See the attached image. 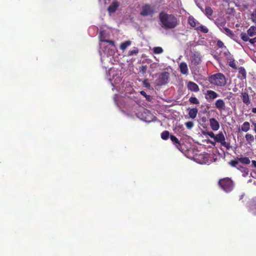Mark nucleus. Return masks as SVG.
Here are the masks:
<instances>
[{
    "mask_svg": "<svg viewBox=\"0 0 256 256\" xmlns=\"http://www.w3.org/2000/svg\"><path fill=\"white\" fill-rule=\"evenodd\" d=\"M239 72L242 74L243 76L246 77V73L245 69L243 67L240 68Z\"/></svg>",
    "mask_w": 256,
    "mask_h": 256,
    "instance_id": "35",
    "label": "nucleus"
},
{
    "mask_svg": "<svg viewBox=\"0 0 256 256\" xmlns=\"http://www.w3.org/2000/svg\"><path fill=\"white\" fill-rule=\"evenodd\" d=\"M236 168L242 174L243 176H246L248 175L249 170L247 168L238 164Z\"/></svg>",
    "mask_w": 256,
    "mask_h": 256,
    "instance_id": "16",
    "label": "nucleus"
},
{
    "mask_svg": "<svg viewBox=\"0 0 256 256\" xmlns=\"http://www.w3.org/2000/svg\"><path fill=\"white\" fill-rule=\"evenodd\" d=\"M188 115L190 118L194 119L196 118L198 112L196 108H188Z\"/></svg>",
    "mask_w": 256,
    "mask_h": 256,
    "instance_id": "17",
    "label": "nucleus"
},
{
    "mask_svg": "<svg viewBox=\"0 0 256 256\" xmlns=\"http://www.w3.org/2000/svg\"><path fill=\"white\" fill-rule=\"evenodd\" d=\"M228 60H230L228 62L229 66L234 69H236V66L234 60L232 57H230L228 58Z\"/></svg>",
    "mask_w": 256,
    "mask_h": 256,
    "instance_id": "29",
    "label": "nucleus"
},
{
    "mask_svg": "<svg viewBox=\"0 0 256 256\" xmlns=\"http://www.w3.org/2000/svg\"><path fill=\"white\" fill-rule=\"evenodd\" d=\"M118 6V3L116 2H114L108 6V10L110 13H114L116 11Z\"/></svg>",
    "mask_w": 256,
    "mask_h": 256,
    "instance_id": "19",
    "label": "nucleus"
},
{
    "mask_svg": "<svg viewBox=\"0 0 256 256\" xmlns=\"http://www.w3.org/2000/svg\"><path fill=\"white\" fill-rule=\"evenodd\" d=\"M207 134L211 138H214V140L216 138V136L212 132H208Z\"/></svg>",
    "mask_w": 256,
    "mask_h": 256,
    "instance_id": "39",
    "label": "nucleus"
},
{
    "mask_svg": "<svg viewBox=\"0 0 256 256\" xmlns=\"http://www.w3.org/2000/svg\"><path fill=\"white\" fill-rule=\"evenodd\" d=\"M146 99L147 100H148V101H150V96H148H148H146Z\"/></svg>",
    "mask_w": 256,
    "mask_h": 256,
    "instance_id": "47",
    "label": "nucleus"
},
{
    "mask_svg": "<svg viewBox=\"0 0 256 256\" xmlns=\"http://www.w3.org/2000/svg\"><path fill=\"white\" fill-rule=\"evenodd\" d=\"M252 124L253 126H254V131L256 134V122H252Z\"/></svg>",
    "mask_w": 256,
    "mask_h": 256,
    "instance_id": "43",
    "label": "nucleus"
},
{
    "mask_svg": "<svg viewBox=\"0 0 256 256\" xmlns=\"http://www.w3.org/2000/svg\"><path fill=\"white\" fill-rule=\"evenodd\" d=\"M153 52L155 54H160L163 52L164 50L161 47L156 46L153 48Z\"/></svg>",
    "mask_w": 256,
    "mask_h": 256,
    "instance_id": "30",
    "label": "nucleus"
},
{
    "mask_svg": "<svg viewBox=\"0 0 256 256\" xmlns=\"http://www.w3.org/2000/svg\"><path fill=\"white\" fill-rule=\"evenodd\" d=\"M215 106L220 112L225 110L226 108V104L222 99H218L216 101Z\"/></svg>",
    "mask_w": 256,
    "mask_h": 256,
    "instance_id": "8",
    "label": "nucleus"
},
{
    "mask_svg": "<svg viewBox=\"0 0 256 256\" xmlns=\"http://www.w3.org/2000/svg\"><path fill=\"white\" fill-rule=\"evenodd\" d=\"M154 12L155 8L154 6L146 4L142 6L140 14L143 16H152Z\"/></svg>",
    "mask_w": 256,
    "mask_h": 256,
    "instance_id": "5",
    "label": "nucleus"
},
{
    "mask_svg": "<svg viewBox=\"0 0 256 256\" xmlns=\"http://www.w3.org/2000/svg\"><path fill=\"white\" fill-rule=\"evenodd\" d=\"M239 162L243 164H249L250 160L248 157H236V158L228 162V164L232 167H236Z\"/></svg>",
    "mask_w": 256,
    "mask_h": 256,
    "instance_id": "4",
    "label": "nucleus"
},
{
    "mask_svg": "<svg viewBox=\"0 0 256 256\" xmlns=\"http://www.w3.org/2000/svg\"><path fill=\"white\" fill-rule=\"evenodd\" d=\"M248 41L250 42V44H254V43L256 42V38H249V40Z\"/></svg>",
    "mask_w": 256,
    "mask_h": 256,
    "instance_id": "41",
    "label": "nucleus"
},
{
    "mask_svg": "<svg viewBox=\"0 0 256 256\" xmlns=\"http://www.w3.org/2000/svg\"><path fill=\"white\" fill-rule=\"evenodd\" d=\"M169 78V73L168 72H163L160 74L158 78V82L161 85L166 84Z\"/></svg>",
    "mask_w": 256,
    "mask_h": 256,
    "instance_id": "7",
    "label": "nucleus"
},
{
    "mask_svg": "<svg viewBox=\"0 0 256 256\" xmlns=\"http://www.w3.org/2000/svg\"><path fill=\"white\" fill-rule=\"evenodd\" d=\"M131 44V42L130 41V40H127V41H126L120 44V48L122 50H124L126 49V48L129 46Z\"/></svg>",
    "mask_w": 256,
    "mask_h": 256,
    "instance_id": "26",
    "label": "nucleus"
},
{
    "mask_svg": "<svg viewBox=\"0 0 256 256\" xmlns=\"http://www.w3.org/2000/svg\"><path fill=\"white\" fill-rule=\"evenodd\" d=\"M100 41L108 43L112 46H114V42L112 40H106L101 38Z\"/></svg>",
    "mask_w": 256,
    "mask_h": 256,
    "instance_id": "37",
    "label": "nucleus"
},
{
    "mask_svg": "<svg viewBox=\"0 0 256 256\" xmlns=\"http://www.w3.org/2000/svg\"><path fill=\"white\" fill-rule=\"evenodd\" d=\"M220 186L226 192H231L234 188L233 180L229 178H221L218 181Z\"/></svg>",
    "mask_w": 256,
    "mask_h": 256,
    "instance_id": "3",
    "label": "nucleus"
},
{
    "mask_svg": "<svg viewBox=\"0 0 256 256\" xmlns=\"http://www.w3.org/2000/svg\"><path fill=\"white\" fill-rule=\"evenodd\" d=\"M218 94L214 90H208L205 94V98L206 100H214L218 98Z\"/></svg>",
    "mask_w": 256,
    "mask_h": 256,
    "instance_id": "9",
    "label": "nucleus"
},
{
    "mask_svg": "<svg viewBox=\"0 0 256 256\" xmlns=\"http://www.w3.org/2000/svg\"><path fill=\"white\" fill-rule=\"evenodd\" d=\"M170 139L175 146L180 151H182V145L178 139L174 135L170 136Z\"/></svg>",
    "mask_w": 256,
    "mask_h": 256,
    "instance_id": "12",
    "label": "nucleus"
},
{
    "mask_svg": "<svg viewBox=\"0 0 256 256\" xmlns=\"http://www.w3.org/2000/svg\"><path fill=\"white\" fill-rule=\"evenodd\" d=\"M140 94L144 96L145 98H146V96H148V95L146 94V92L143 90L141 91L140 92Z\"/></svg>",
    "mask_w": 256,
    "mask_h": 256,
    "instance_id": "42",
    "label": "nucleus"
},
{
    "mask_svg": "<svg viewBox=\"0 0 256 256\" xmlns=\"http://www.w3.org/2000/svg\"><path fill=\"white\" fill-rule=\"evenodd\" d=\"M208 80L211 84L217 86H224L226 84V77L222 73H218L210 76L208 77Z\"/></svg>",
    "mask_w": 256,
    "mask_h": 256,
    "instance_id": "2",
    "label": "nucleus"
},
{
    "mask_svg": "<svg viewBox=\"0 0 256 256\" xmlns=\"http://www.w3.org/2000/svg\"><path fill=\"white\" fill-rule=\"evenodd\" d=\"M197 31H200L203 33L206 34L208 32V28L200 24V25L197 26L196 30Z\"/></svg>",
    "mask_w": 256,
    "mask_h": 256,
    "instance_id": "23",
    "label": "nucleus"
},
{
    "mask_svg": "<svg viewBox=\"0 0 256 256\" xmlns=\"http://www.w3.org/2000/svg\"><path fill=\"white\" fill-rule=\"evenodd\" d=\"M200 9H201V10H202V12H204V9H203L202 8H200Z\"/></svg>",
    "mask_w": 256,
    "mask_h": 256,
    "instance_id": "48",
    "label": "nucleus"
},
{
    "mask_svg": "<svg viewBox=\"0 0 256 256\" xmlns=\"http://www.w3.org/2000/svg\"><path fill=\"white\" fill-rule=\"evenodd\" d=\"M188 24L196 30V28L200 25V23L192 16L188 18Z\"/></svg>",
    "mask_w": 256,
    "mask_h": 256,
    "instance_id": "14",
    "label": "nucleus"
},
{
    "mask_svg": "<svg viewBox=\"0 0 256 256\" xmlns=\"http://www.w3.org/2000/svg\"><path fill=\"white\" fill-rule=\"evenodd\" d=\"M250 129V124L248 122H245L242 125L240 130L244 132H248Z\"/></svg>",
    "mask_w": 256,
    "mask_h": 256,
    "instance_id": "21",
    "label": "nucleus"
},
{
    "mask_svg": "<svg viewBox=\"0 0 256 256\" xmlns=\"http://www.w3.org/2000/svg\"><path fill=\"white\" fill-rule=\"evenodd\" d=\"M248 35L250 36H253L256 34V30L254 26H251L247 31Z\"/></svg>",
    "mask_w": 256,
    "mask_h": 256,
    "instance_id": "24",
    "label": "nucleus"
},
{
    "mask_svg": "<svg viewBox=\"0 0 256 256\" xmlns=\"http://www.w3.org/2000/svg\"><path fill=\"white\" fill-rule=\"evenodd\" d=\"M185 125L187 128L190 130L194 126V122L191 121L186 122Z\"/></svg>",
    "mask_w": 256,
    "mask_h": 256,
    "instance_id": "34",
    "label": "nucleus"
},
{
    "mask_svg": "<svg viewBox=\"0 0 256 256\" xmlns=\"http://www.w3.org/2000/svg\"><path fill=\"white\" fill-rule=\"evenodd\" d=\"M170 132L168 130H164L161 134V138L164 140H167L170 138Z\"/></svg>",
    "mask_w": 256,
    "mask_h": 256,
    "instance_id": "28",
    "label": "nucleus"
},
{
    "mask_svg": "<svg viewBox=\"0 0 256 256\" xmlns=\"http://www.w3.org/2000/svg\"><path fill=\"white\" fill-rule=\"evenodd\" d=\"M253 113H256V108H253L252 110Z\"/></svg>",
    "mask_w": 256,
    "mask_h": 256,
    "instance_id": "45",
    "label": "nucleus"
},
{
    "mask_svg": "<svg viewBox=\"0 0 256 256\" xmlns=\"http://www.w3.org/2000/svg\"><path fill=\"white\" fill-rule=\"evenodd\" d=\"M138 52V50H133L128 52V56H132L134 54H136Z\"/></svg>",
    "mask_w": 256,
    "mask_h": 256,
    "instance_id": "38",
    "label": "nucleus"
},
{
    "mask_svg": "<svg viewBox=\"0 0 256 256\" xmlns=\"http://www.w3.org/2000/svg\"><path fill=\"white\" fill-rule=\"evenodd\" d=\"M189 102L191 104H199L200 102L196 97L192 96L189 99Z\"/></svg>",
    "mask_w": 256,
    "mask_h": 256,
    "instance_id": "31",
    "label": "nucleus"
},
{
    "mask_svg": "<svg viewBox=\"0 0 256 256\" xmlns=\"http://www.w3.org/2000/svg\"><path fill=\"white\" fill-rule=\"evenodd\" d=\"M240 38H241L244 42L248 41L249 38L248 36V35L244 32H242L240 34Z\"/></svg>",
    "mask_w": 256,
    "mask_h": 256,
    "instance_id": "33",
    "label": "nucleus"
},
{
    "mask_svg": "<svg viewBox=\"0 0 256 256\" xmlns=\"http://www.w3.org/2000/svg\"><path fill=\"white\" fill-rule=\"evenodd\" d=\"M255 38H256V36Z\"/></svg>",
    "mask_w": 256,
    "mask_h": 256,
    "instance_id": "49",
    "label": "nucleus"
},
{
    "mask_svg": "<svg viewBox=\"0 0 256 256\" xmlns=\"http://www.w3.org/2000/svg\"><path fill=\"white\" fill-rule=\"evenodd\" d=\"M192 64L194 66L199 64L202 62V58L199 54H194L191 59Z\"/></svg>",
    "mask_w": 256,
    "mask_h": 256,
    "instance_id": "11",
    "label": "nucleus"
},
{
    "mask_svg": "<svg viewBox=\"0 0 256 256\" xmlns=\"http://www.w3.org/2000/svg\"><path fill=\"white\" fill-rule=\"evenodd\" d=\"M250 18L253 22H256V9L251 14Z\"/></svg>",
    "mask_w": 256,
    "mask_h": 256,
    "instance_id": "32",
    "label": "nucleus"
},
{
    "mask_svg": "<svg viewBox=\"0 0 256 256\" xmlns=\"http://www.w3.org/2000/svg\"><path fill=\"white\" fill-rule=\"evenodd\" d=\"M162 27L166 30L175 28L178 25V20L176 16L162 12L159 14Z\"/></svg>",
    "mask_w": 256,
    "mask_h": 256,
    "instance_id": "1",
    "label": "nucleus"
},
{
    "mask_svg": "<svg viewBox=\"0 0 256 256\" xmlns=\"http://www.w3.org/2000/svg\"><path fill=\"white\" fill-rule=\"evenodd\" d=\"M242 102L246 105H248L250 103L248 94L246 92L242 93Z\"/></svg>",
    "mask_w": 256,
    "mask_h": 256,
    "instance_id": "20",
    "label": "nucleus"
},
{
    "mask_svg": "<svg viewBox=\"0 0 256 256\" xmlns=\"http://www.w3.org/2000/svg\"><path fill=\"white\" fill-rule=\"evenodd\" d=\"M245 138L246 142L249 144H251L252 142H254V138L253 135L250 134H247L245 136Z\"/></svg>",
    "mask_w": 256,
    "mask_h": 256,
    "instance_id": "25",
    "label": "nucleus"
},
{
    "mask_svg": "<svg viewBox=\"0 0 256 256\" xmlns=\"http://www.w3.org/2000/svg\"><path fill=\"white\" fill-rule=\"evenodd\" d=\"M252 162V166L256 168V160H253Z\"/></svg>",
    "mask_w": 256,
    "mask_h": 256,
    "instance_id": "44",
    "label": "nucleus"
},
{
    "mask_svg": "<svg viewBox=\"0 0 256 256\" xmlns=\"http://www.w3.org/2000/svg\"><path fill=\"white\" fill-rule=\"evenodd\" d=\"M214 140L218 142H220L222 146L226 147L228 150L230 148V144L226 142L225 137L222 132H219L216 136Z\"/></svg>",
    "mask_w": 256,
    "mask_h": 256,
    "instance_id": "6",
    "label": "nucleus"
},
{
    "mask_svg": "<svg viewBox=\"0 0 256 256\" xmlns=\"http://www.w3.org/2000/svg\"><path fill=\"white\" fill-rule=\"evenodd\" d=\"M144 84L146 87H148L150 86V84L148 83H146L145 82H144Z\"/></svg>",
    "mask_w": 256,
    "mask_h": 256,
    "instance_id": "46",
    "label": "nucleus"
},
{
    "mask_svg": "<svg viewBox=\"0 0 256 256\" xmlns=\"http://www.w3.org/2000/svg\"><path fill=\"white\" fill-rule=\"evenodd\" d=\"M187 86L188 90L192 92H198L200 90V88L198 85L192 82H189L188 83Z\"/></svg>",
    "mask_w": 256,
    "mask_h": 256,
    "instance_id": "13",
    "label": "nucleus"
},
{
    "mask_svg": "<svg viewBox=\"0 0 256 256\" xmlns=\"http://www.w3.org/2000/svg\"><path fill=\"white\" fill-rule=\"evenodd\" d=\"M180 70L184 74L187 75L188 72V65L185 62H181L179 65Z\"/></svg>",
    "mask_w": 256,
    "mask_h": 256,
    "instance_id": "15",
    "label": "nucleus"
},
{
    "mask_svg": "<svg viewBox=\"0 0 256 256\" xmlns=\"http://www.w3.org/2000/svg\"><path fill=\"white\" fill-rule=\"evenodd\" d=\"M213 13V10L210 6H206L205 8L204 14L208 17L212 16Z\"/></svg>",
    "mask_w": 256,
    "mask_h": 256,
    "instance_id": "27",
    "label": "nucleus"
},
{
    "mask_svg": "<svg viewBox=\"0 0 256 256\" xmlns=\"http://www.w3.org/2000/svg\"><path fill=\"white\" fill-rule=\"evenodd\" d=\"M217 46L220 48H222L224 46V44L221 40H218L217 42Z\"/></svg>",
    "mask_w": 256,
    "mask_h": 256,
    "instance_id": "40",
    "label": "nucleus"
},
{
    "mask_svg": "<svg viewBox=\"0 0 256 256\" xmlns=\"http://www.w3.org/2000/svg\"><path fill=\"white\" fill-rule=\"evenodd\" d=\"M140 72H142L143 74H145L147 70V66H142L140 68Z\"/></svg>",
    "mask_w": 256,
    "mask_h": 256,
    "instance_id": "36",
    "label": "nucleus"
},
{
    "mask_svg": "<svg viewBox=\"0 0 256 256\" xmlns=\"http://www.w3.org/2000/svg\"><path fill=\"white\" fill-rule=\"evenodd\" d=\"M222 32L226 34L227 36H229L230 38L234 36V34L233 32L229 28H227L224 27L222 30H221Z\"/></svg>",
    "mask_w": 256,
    "mask_h": 256,
    "instance_id": "22",
    "label": "nucleus"
},
{
    "mask_svg": "<svg viewBox=\"0 0 256 256\" xmlns=\"http://www.w3.org/2000/svg\"><path fill=\"white\" fill-rule=\"evenodd\" d=\"M226 21L224 20H221L220 19L218 18L215 21L216 24L220 28V30L224 28L226 25Z\"/></svg>",
    "mask_w": 256,
    "mask_h": 256,
    "instance_id": "18",
    "label": "nucleus"
},
{
    "mask_svg": "<svg viewBox=\"0 0 256 256\" xmlns=\"http://www.w3.org/2000/svg\"><path fill=\"white\" fill-rule=\"evenodd\" d=\"M209 121L210 126L213 130L216 131L220 128L219 122L216 118H211Z\"/></svg>",
    "mask_w": 256,
    "mask_h": 256,
    "instance_id": "10",
    "label": "nucleus"
}]
</instances>
